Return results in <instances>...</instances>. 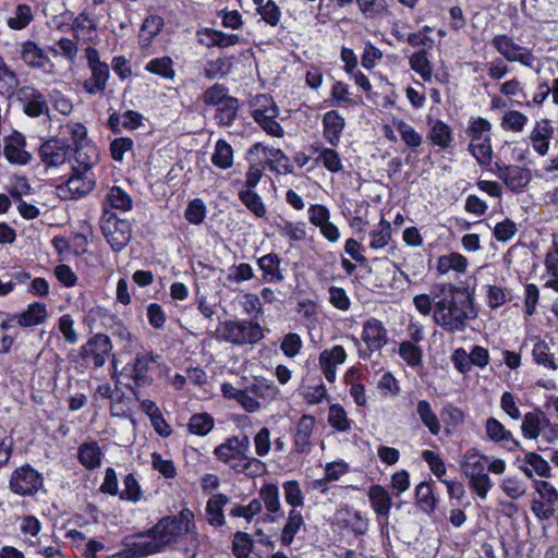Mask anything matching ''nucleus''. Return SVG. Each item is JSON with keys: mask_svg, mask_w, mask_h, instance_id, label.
<instances>
[{"mask_svg": "<svg viewBox=\"0 0 558 558\" xmlns=\"http://www.w3.org/2000/svg\"><path fill=\"white\" fill-rule=\"evenodd\" d=\"M553 132L554 130L547 121H543L542 123L538 122L532 131L530 140L533 148L539 155L544 156L548 153L549 138L551 137Z\"/></svg>", "mask_w": 558, "mask_h": 558, "instance_id": "obj_30", "label": "nucleus"}, {"mask_svg": "<svg viewBox=\"0 0 558 558\" xmlns=\"http://www.w3.org/2000/svg\"><path fill=\"white\" fill-rule=\"evenodd\" d=\"M217 338L234 345L255 344L264 338L256 320H227L216 329Z\"/></svg>", "mask_w": 558, "mask_h": 558, "instance_id": "obj_4", "label": "nucleus"}, {"mask_svg": "<svg viewBox=\"0 0 558 558\" xmlns=\"http://www.w3.org/2000/svg\"><path fill=\"white\" fill-rule=\"evenodd\" d=\"M535 362L549 368H557L554 355L550 353L549 347L545 341H537L532 350Z\"/></svg>", "mask_w": 558, "mask_h": 558, "instance_id": "obj_59", "label": "nucleus"}, {"mask_svg": "<svg viewBox=\"0 0 558 558\" xmlns=\"http://www.w3.org/2000/svg\"><path fill=\"white\" fill-rule=\"evenodd\" d=\"M112 350L111 340L107 335L97 333L81 347L83 360L92 361L96 367L102 366Z\"/></svg>", "mask_w": 558, "mask_h": 558, "instance_id": "obj_12", "label": "nucleus"}, {"mask_svg": "<svg viewBox=\"0 0 558 558\" xmlns=\"http://www.w3.org/2000/svg\"><path fill=\"white\" fill-rule=\"evenodd\" d=\"M399 355L411 366L422 363V350L411 341H403L399 345Z\"/></svg>", "mask_w": 558, "mask_h": 558, "instance_id": "obj_58", "label": "nucleus"}, {"mask_svg": "<svg viewBox=\"0 0 558 558\" xmlns=\"http://www.w3.org/2000/svg\"><path fill=\"white\" fill-rule=\"evenodd\" d=\"M43 485L41 475L28 464L17 468L9 481L10 489L20 496H33Z\"/></svg>", "mask_w": 558, "mask_h": 558, "instance_id": "obj_7", "label": "nucleus"}, {"mask_svg": "<svg viewBox=\"0 0 558 558\" xmlns=\"http://www.w3.org/2000/svg\"><path fill=\"white\" fill-rule=\"evenodd\" d=\"M25 145L26 140L24 135L14 132L9 138H7L3 148L5 159L12 165H27L32 159V155L24 149Z\"/></svg>", "mask_w": 558, "mask_h": 558, "instance_id": "obj_17", "label": "nucleus"}, {"mask_svg": "<svg viewBox=\"0 0 558 558\" xmlns=\"http://www.w3.org/2000/svg\"><path fill=\"white\" fill-rule=\"evenodd\" d=\"M92 76L83 83L84 90L89 95L104 93L110 76L107 63L89 68Z\"/></svg>", "mask_w": 558, "mask_h": 558, "instance_id": "obj_22", "label": "nucleus"}, {"mask_svg": "<svg viewBox=\"0 0 558 558\" xmlns=\"http://www.w3.org/2000/svg\"><path fill=\"white\" fill-rule=\"evenodd\" d=\"M19 85V80L0 58V94L11 96Z\"/></svg>", "mask_w": 558, "mask_h": 558, "instance_id": "obj_52", "label": "nucleus"}, {"mask_svg": "<svg viewBox=\"0 0 558 558\" xmlns=\"http://www.w3.org/2000/svg\"><path fill=\"white\" fill-rule=\"evenodd\" d=\"M239 198L256 217L262 218L266 214L265 205L260 196L253 190H244L239 193Z\"/></svg>", "mask_w": 558, "mask_h": 558, "instance_id": "obj_49", "label": "nucleus"}, {"mask_svg": "<svg viewBox=\"0 0 558 558\" xmlns=\"http://www.w3.org/2000/svg\"><path fill=\"white\" fill-rule=\"evenodd\" d=\"M259 501L262 505L264 504L266 510L269 513H280L281 512V502L279 499V488L275 484H265L258 492Z\"/></svg>", "mask_w": 558, "mask_h": 558, "instance_id": "obj_37", "label": "nucleus"}, {"mask_svg": "<svg viewBox=\"0 0 558 558\" xmlns=\"http://www.w3.org/2000/svg\"><path fill=\"white\" fill-rule=\"evenodd\" d=\"M368 498L373 510L378 515L388 518L392 506V499L387 489L381 485H373L368 490Z\"/></svg>", "mask_w": 558, "mask_h": 558, "instance_id": "obj_27", "label": "nucleus"}, {"mask_svg": "<svg viewBox=\"0 0 558 558\" xmlns=\"http://www.w3.org/2000/svg\"><path fill=\"white\" fill-rule=\"evenodd\" d=\"M492 124L488 120L477 117L470 120L466 134L470 137V142H480L481 140H488Z\"/></svg>", "mask_w": 558, "mask_h": 558, "instance_id": "obj_46", "label": "nucleus"}, {"mask_svg": "<svg viewBox=\"0 0 558 558\" xmlns=\"http://www.w3.org/2000/svg\"><path fill=\"white\" fill-rule=\"evenodd\" d=\"M281 259L275 253L266 254L257 259L263 271V279L267 282H281L284 277L280 270Z\"/></svg>", "mask_w": 558, "mask_h": 558, "instance_id": "obj_24", "label": "nucleus"}, {"mask_svg": "<svg viewBox=\"0 0 558 558\" xmlns=\"http://www.w3.org/2000/svg\"><path fill=\"white\" fill-rule=\"evenodd\" d=\"M163 27V19L159 15L153 14L147 16L141 27L138 35V43L141 48L150 46L151 40L156 37Z\"/></svg>", "mask_w": 558, "mask_h": 558, "instance_id": "obj_29", "label": "nucleus"}, {"mask_svg": "<svg viewBox=\"0 0 558 558\" xmlns=\"http://www.w3.org/2000/svg\"><path fill=\"white\" fill-rule=\"evenodd\" d=\"M488 457L476 448L466 450L460 459V470L468 478L470 488L481 499H486L493 483L486 473Z\"/></svg>", "mask_w": 558, "mask_h": 558, "instance_id": "obj_3", "label": "nucleus"}, {"mask_svg": "<svg viewBox=\"0 0 558 558\" xmlns=\"http://www.w3.org/2000/svg\"><path fill=\"white\" fill-rule=\"evenodd\" d=\"M211 162L219 169H229L233 165V149L231 145L223 140L217 141Z\"/></svg>", "mask_w": 558, "mask_h": 558, "instance_id": "obj_38", "label": "nucleus"}, {"mask_svg": "<svg viewBox=\"0 0 558 558\" xmlns=\"http://www.w3.org/2000/svg\"><path fill=\"white\" fill-rule=\"evenodd\" d=\"M304 525L305 521L301 511L298 509H290L280 535L281 544L283 546H290L293 543L295 535Z\"/></svg>", "mask_w": 558, "mask_h": 558, "instance_id": "obj_25", "label": "nucleus"}, {"mask_svg": "<svg viewBox=\"0 0 558 558\" xmlns=\"http://www.w3.org/2000/svg\"><path fill=\"white\" fill-rule=\"evenodd\" d=\"M493 47L509 62H520L524 66L533 68L535 57L532 51L513 41L507 35H496L492 39Z\"/></svg>", "mask_w": 558, "mask_h": 558, "instance_id": "obj_10", "label": "nucleus"}, {"mask_svg": "<svg viewBox=\"0 0 558 558\" xmlns=\"http://www.w3.org/2000/svg\"><path fill=\"white\" fill-rule=\"evenodd\" d=\"M194 529V513L191 509L184 508L177 515H168L160 519L153 526V532L161 537L167 548L174 544L179 537L193 534Z\"/></svg>", "mask_w": 558, "mask_h": 558, "instance_id": "obj_5", "label": "nucleus"}, {"mask_svg": "<svg viewBox=\"0 0 558 558\" xmlns=\"http://www.w3.org/2000/svg\"><path fill=\"white\" fill-rule=\"evenodd\" d=\"M239 107V100L231 96L217 107L215 120L221 126H230L236 119Z\"/></svg>", "mask_w": 558, "mask_h": 558, "instance_id": "obj_35", "label": "nucleus"}, {"mask_svg": "<svg viewBox=\"0 0 558 558\" xmlns=\"http://www.w3.org/2000/svg\"><path fill=\"white\" fill-rule=\"evenodd\" d=\"M527 123V117L520 111L509 110L506 111L502 120L501 128L504 130L512 131L519 133L523 131L524 126Z\"/></svg>", "mask_w": 558, "mask_h": 558, "instance_id": "obj_53", "label": "nucleus"}, {"mask_svg": "<svg viewBox=\"0 0 558 558\" xmlns=\"http://www.w3.org/2000/svg\"><path fill=\"white\" fill-rule=\"evenodd\" d=\"M416 502L425 512H432L435 508L436 499L430 485L426 482L420 483L415 488Z\"/></svg>", "mask_w": 558, "mask_h": 558, "instance_id": "obj_55", "label": "nucleus"}, {"mask_svg": "<svg viewBox=\"0 0 558 558\" xmlns=\"http://www.w3.org/2000/svg\"><path fill=\"white\" fill-rule=\"evenodd\" d=\"M257 101L260 104V108H256L252 111L254 121L268 135L282 137L284 133L283 129L276 120L280 112L278 106L272 101V99H269L266 96H262Z\"/></svg>", "mask_w": 558, "mask_h": 558, "instance_id": "obj_9", "label": "nucleus"}, {"mask_svg": "<svg viewBox=\"0 0 558 558\" xmlns=\"http://www.w3.org/2000/svg\"><path fill=\"white\" fill-rule=\"evenodd\" d=\"M21 57L28 66L40 69L48 75L54 74V64L44 50L34 41H26L23 44Z\"/></svg>", "mask_w": 558, "mask_h": 558, "instance_id": "obj_15", "label": "nucleus"}, {"mask_svg": "<svg viewBox=\"0 0 558 558\" xmlns=\"http://www.w3.org/2000/svg\"><path fill=\"white\" fill-rule=\"evenodd\" d=\"M371 242L369 245L372 248L378 250L388 245L391 239V226L388 221L381 218L377 229L373 230L369 233Z\"/></svg>", "mask_w": 558, "mask_h": 558, "instance_id": "obj_47", "label": "nucleus"}, {"mask_svg": "<svg viewBox=\"0 0 558 558\" xmlns=\"http://www.w3.org/2000/svg\"><path fill=\"white\" fill-rule=\"evenodd\" d=\"M47 307L44 303L35 302L27 306L26 311L13 317L21 327L36 326L47 319Z\"/></svg>", "mask_w": 558, "mask_h": 558, "instance_id": "obj_26", "label": "nucleus"}, {"mask_svg": "<svg viewBox=\"0 0 558 558\" xmlns=\"http://www.w3.org/2000/svg\"><path fill=\"white\" fill-rule=\"evenodd\" d=\"M228 500V497L223 494H217L209 498L206 505V514L209 524L222 526L226 523L222 509Z\"/></svg>", "mask_w": 558, "mask_h": 558, "instance_id": "obj_31", "label": "nucleus"}, {"mask_svg": "<svg viewBox=\"0 0 558 558\" xmlns=\"http://www.w3.org/2000/svg\"><path fill=\"white\" fill-rule=\"evenodd\" d=\"M469 151L482 167H487L493 161L490 138L481 140L480 142H470Z\"/></svg>", "mask_w": 558, "mask_h": 558, "instance_id": "obj_40", "label": "nucleus"}, {"mask_svg": "<svg viewBox=\"0 0 558 558\" xmlns=\"http://www.w3.org/2000/svg\"><path fill=\"white\" fill-rule=\"evenodd\" d=\"M253 549V543L250 534L236 532L233 536L232 551L238 558L247 557Z\"/></svg>", "mask_w": 558, "mask_h": 558, "instance_id": "obj_60", "label": "nucleus"}, {"mask_svg": "<svg viewBox=\"0 0 558 558\" xmlns=\"http://www.w3.org/2000/svg\"><path fill=\"white\" fill-rule=\"evenodd\" d=\"M78 461L87 469L93 470L100 466L101 450L97 442H86L78 448Z\"/></svg>", "mask_w": 558, "mask_h": 558, "instance_id": "obj_36", "label": "nucleus"}, {"mask_svg": "<svg viewBox=\"0 0 558 558\" xmlns=\"http://www.w3.org/2000/svg\"><path fill=\"white\" fill-rule=\"evenodd\" d=\"M151 465L166 478H173L177 474L174 463L171 459H165L160 453H151Z\"/></svg>", "mask_w": 558, "mask_h": 558, "instance_id": "obj_63", "label": "nucleus"}, {"mask_svg": "<svg viewBox=\"0 0 558 558\" xmlns=\"http://www.w3.org/2000/svg\"><path fill=\"white\" fill-rule=\"evenodd\" d=\"M428 138L434 145L439 146L442 149H447L453 142V134L448 124L440 120L432 121Z\"/></svg>", "mask_w": 558, "mask_h": 558, "instance_id": "obj_32", "label": "nucleus"}, {"mask_svg": "<svg viewBox=\"0 0 558 558\" xmlns=\"http://www.w3.org/2000/svg\"><path fill=\"white\" fill-rule=\"evenodd\" d=\"M100 228L107 242L116 252L122 251L131 240L132 230L128 220L120 219L116 214L106 211Z\"/></svg>", "mask_w": 558, "mask_h": 558, "instance_id": "obj_6", "label": "nucleus"}, {"mask_svg": "<svg viewBox=\"0 0 558 558\" xmlns=\"http://www.w3.org/2000/svg\"><path fill=\"white\" fill-rule=\"evenodd\" d=\"M58 327L66 343L75 344L78 341V335L74 328V320L69 314H64L59 318Z\"/></svg>", "mask_w": 558, "mask_h": 558, "instance_id": "obj_64", "label": "nucleus"}, {"mask_svg": "<svg viewBox=\"0 0 558 558\" xmlns=\"http://www.w3.org/2000/svg\"><path fill=\"white\" fill-rule=\"evenodd\" d=\"M344 124V119L336 110L328 111L324 114V136L330 145L337 146L339 144L340 134Z\"/></svg>", "mask_w": 558, "mask_h": 558, "instance_id": "obj_23", "label": "nucleus"}, {"mask_svg": "<svg viewBox=\"0 0 558 558\" xmlns=\"http://www.w3.org/2000/svg\"><path fill=\"white\" fill-rule=\"evenodd\" d=\"M485 429L487 437L494 442L512 441L514 445H518V442L512 438V434L494 417H489L486 421Z\"/></svg>", "mask_w": 558, "mask_h": 558, "instance_id": "obj_45", "label": "nucleus"}, {"mask_svg": "<svg viewBox=\"0 0 558 558\" xmlns=\"http://www.w3.org/2000/svg\"><path fill=\"white\" fill-rule=\"evenodd\" d=\"M189 430L198 436L207 435L214 427V418L208 413H198L191 416Z\"/></svg>", "mask_w": 558, "mask_h": 558, "instance_id": "obj_48", "label": "nucleus"}, {"mask_svg": "<svg viewBox=\"0 0 558 558\" xmlns=\"http://www.w3.org/2000/svg\"><path fill=\"white\" fill-rule=\"evenodd\" d=\"M246 387L254 397L264 400H274L279 395V389L274 385V383L265 378H255Z\"/></svg>", "mask_w": 558, "mask_h": 558, "instance_id": "obj_39", "label": "nucleus"}, {"mask_svg": "<svg viewBox=\"0 0 558 558\" xmlns=\"http://www.w3.org/2000/svg\"><path fill=\"white\" fill-rule=\"evenodd\" d=\"M250 446L251 441L246 435L242 437L234 436L217 446L214 454L217 460L229 465L235 473L255 476L259 473L263 463L257 458L247 456Z\"/></svg>", "mask_w": 558, "mask_h": 558, "instance_id": "obj_2", "label": "nucleus"}, {"mask_svg": "<svg viewBox=\"0 0 558 558\" xmlns=\"http://www.w3.org/2000/svg\"><path fill=\"white\" fill-rule=\"evenodd\" d=\"M468 266V259L459 253L442 255L437 260V270L442 275H446L451 270L465 274Z\"/></svg>", "mask_w": 558, "mask_h": 558, "instance_id": "obj_34", "label": "nucleus"}, {"mask_svg": "<svg viewBox=\"0 0 558 558\" xmlns=\"http://www.w3.org/2000/svg\"><path fill=\"white\" fill-rule=\"evenodd\" d=\"M107 201L112 208L123 211L132 208V198L120 186H112L107 195Z\"/></svg>", "mask_w": 558, "mask_h": 558, "instance_id": "obj_56", "label": "nucleus"}, {"mask_svg": "<svg viewBox=\"0 0 558 558\" xmlns=\"http://www.w3.org/2000/svg\"><path fill=\"white\" fill-rule=\"evenodd\" d=\"M392 123L407 146L416 148L422 144V135L416 132L412 125L403 120L398 119H395Z\"/></svg>", "mask_w": 558, "mask_h": 558, "instance_id": "obj_44", "label": "nucleus"}, {"mask_svg": "<svg viewBox=\"0 0 558 558\" xmlns=\"http://www.w3.org/2000/svg\"><path fill=\"white\" fill-rule=\"evenodd\" d=\"M416 413L422 424L429 430L432 435L437 436L440 433V422L427 400L417 401Z\"/></svg>", "mask_w": 558, "mask_h": 558, "instance_id": "obj_33", "label": "nucleus"}, {"mask_svg": "<svg viewBox=\"0 0 558 558\" xmlns=\"http://www.w3.org/2000/svg\"><path fill=\"white\" fill-rule=\"evenodd\" d=\"M33 20L32 10L26 4H20L14 9L13 15L8 17V26L12 29H22Z\"/></svg>", "mask_w": 558, "mask_h": 558, "instance_id": "obj_51", "label": "nucleus"}, {"mask_svg": "<svg viewBox=\"0 0 558 558\" xmlns=\"http://www.w3.org/2000/svg\"><path fill=\"white\" fill-rule=\"evenodd\" d=\"M362 340L369 351H378L387 343V329L379 319H367L363 324Z\"/></svg>", "mask_w": 558, "mask_h": 558, "instance_id": "obj_18", "label": "nucleus"}, {"mask_svg": "<svg viewBox=\"0 0 558 558\" xmlns=\"http://www.w3.org/2000/svg\"><path fill=\"white\" fill-rule=\"evenodd\" d=\"M410 68L415 71L425 81L429 82L433 77L432 64L427 58L426 50H420L413 53L409 59Z\"/></svg>", "mask_w": 558, "mask_h": 558, "instance_id": "obj_41", "label": "nucleus"}, {"mask_svg": "<svg viewBox=\"0 0 558 558\" xmlns=\"http://www.w3.org/2000/svg\"><path fill=\"white\" fill-rule=\"evenodd\" d=\"M501 490L511 499H520L526 493V486L523 481L507 476L500 483Z\"/></svg>", "mask_w": 558, "mask_h": 558, "instance_id": "obj_57", "label": "nucleus"}, {"mask_svg": "<svg viewBox=\"0 0 558 558\" xmlns=\"http://www.w3.org/2000/svg\"><path fill=\"white\" fill-rule=\"evenodd\" d=\"M145 70L167 80H172L175 76L173 61L170 57L151 59L145 65Z\"/></svg>", "mask_w": 558, "mask_h": 558, "instance_id": "obj_43", "label": "nucleus"}, {"mask_svg": "<svg viewBox=\"0 0 558 558\" xmlns=\"http://www.w3.org/2000/svg\"><path fill=\"white\" fill-rule=\"evenodd\" d=\"M328 423L338 432L345 433L351 429L352 421L340 404H331L328 411Z\"/></svg>", "mask_w": 558, "mask_h": 558, "instance_id": "obj_42", "label": "nucleus"}, {"mask_svg": "<svg viewBox=\"0 0 558 558\" xmlns=\"http://www.w3.org/2000/svg\"><path fill=\"white\" fill-rule=\"evenodd\" d=\"M76 162L78 166H73V173L66 181V187L72 197H82L94 189L96 181L92 172V162L81 161V153L78 150L76 151Z\"/></svg>", "mask_w": 558, "mask_h": 558, "instance_id": "obj_8", "label": "nucleus"}, {"mask_svg": "<svg viewBox=\"0 0 558 558\" xmlns=\"http://www.w3.org/2000/svg\"><path fill=\"white\" fill-rule=\"evenodd\" d=\"M549 426V421L546 415L541 412H529L524 415L521 429L522 434L527 439H536L541 432L546 434V427Z\"/></svg>", "mask_w": 558, "mask_h": 558, "instance_id": "obj_21", "label": "nucleus"}, {"mask_svg": "<svg viewBox=\"0 0 558 558\" xmlns=\"http://www.w3.org/2000/svg\"><path fill=\"white\" fill-rule=\"evenodd\" d=\"M206 215V207L202 199L195 198L191 201L185 209V219L193 225H201Z\"/></svg>", "mask_w": 558, "mask_h": 558, "instance_id": "obj_62", "label": "nucleus"}, {"mask_svg": "<svg viewBox=\"0 0 558 558\" xmlns=\"http://www.w3.org/2000/svg\"><path fill=\"white\" fill-rule=\"evenodd\" d=\"M347 360V352L341 345H333L319 354V365L325 378L333 383L337 376V366Z\"/></svg>", "mask_w": 558, "mask_h": 558, "instance_id": "obj_16", "label": "nucleus"}, {"mask_svg": "<svg viewBox=\"0 0 558 558\" xmlns=\"http://www.w3.org/2000/svg\"><path fill=\"white\" fill-rule=\"evenodd\" d=\"M39 156L41 161L48 167L60 166L66 159L65 146L58 140H48L40 146Z\"/></svg>", "mask_w": 558, "mask_h": 558, "instance_id": "obj_19", "label": "nucleus"}, {"mask_svg": "<svg viewBox=\"0 0 558 558\" xmlns=\"http://www.w3.org/2000/svg\"><path fill=\"white\" fill-rule=\"evenodd\" d=\"M495 174L514 192L522 191L531 181V171L515 165L500 166L496 163Z\"/></svg>", "mask_w": 558, "mask_h": 558, "instance_id": "obj_13", "label": "nucleus"}, {"mask_svg": "<svg viewBox=\"0 0 558 558\" xmlns=\"http://www.w3.org/2000/svg\"><path fill=\"white\" fill-rule=\"evenodd\" d=\"M163 550H166L165 542L153 532L151 527L134 536V539L128 544L126 555L128 558H142Z\"/></svg>", "mask_w": 558, "mask_h": 558, "instance_id": "obj_11", "label": "nucleus"}, {"mask_svg": "<svg viewBox=\"0 0 558 558\" xmlns=\"http://www.w3.org/2000/svg\"><path fill=\"white\" fill-rule=\"evenodd\" d=\"M151 357L148 355L137 356L132 365L131 378L136 387H147L153 383L150 371Z\"/></svg>", "mask_w": 558, "mask_h": 558, "instance_id": "obj_28", "label": "nucleus"}, {"mask_svg": "<svg viewBox=\"0 0 558 558\" xmlns=\"http://www.w3.org/2000/svg\"><path fill=\"white\" fill-rule=\"evenodd\" d=\"M206 35L210 41V45L221 48L234 46L241 40V37L236 34H225L216 29H207Z\"/></svg>", "mask_w": 558, "mask_h": 558, "instance_id": "obj_61", "label": "nucleus"}, {"mask_svg": "<svg viewBox=\"0 0 558 558\" xmlns=\"http://www.w3.org/2000/svg\"><path fill=\"white\" fill-rule=\"evenodd\" d=\"M315 426V418L312 415H302L296 424L294 434L295 451L302 453L310 450L312 446V434Z\"/></svg>", "mask_w": 558, "mask_h": 558, "instance_id": "obj_20", "label": "nucleus"}, {"mask_svg": "<svg viewBox=\"0 0 558 558\" xmlns=\"http://www.w3.org/2000/svg\"><path fill=\"white\" fill-rule=\"evenodd\" d=\"M416 311L432 315L434 323L446 332H462L477 317L473 295L466 290L450 283L435 284L429 293L413 298Z\"/></svg>", "mask_w": 558, "mask_h": 558, "instance_id": "obj_1", "label": "nucleus"}, {"mask_svg": "<svg viewBox=\"0 0 558 558\" xmlns=\"http://www.w3.org/2000/svg\"><path fill=\"white\" fill-rule=\"evenodd\" d=\"M19 100L23 102V112L31 118H37L49 112L45 96L35 87L23 86L17 92Z\"/></svg>", "mask_w": 558, "mask_h": 558, "instance_id": "obj_14", "label": "nucleus"}, {"mask_svg": "<svg viewBox=\"0 0 558 558\" xmlns=\"http://www.w3.org/2000/svg\"><path fill=\"white\" fill-rule=\"evenodd\" d=\"M228 92L229 90L225 85L216 83L204 92L203 102L206 106L218 107L221 102H225L226 99L231 97L228 95Z\"/></svg>", "mask_w": 558, "mask_h": 558, "instance_id": "obj_54", "label": "nucleus"}, {"mask_svg": "<svg viewBox=\"0 0 558 558\" xmlns=\"http://www.w3.org/2000/svg\"><path fill=\"white\" fill-rule=\"evenodd\" d=\"M284 500L291 509H298L304 505V495L298 481H287L282 484Z\"/></svg>", "mask_w": 558, "mask_h": 558, "instance_id": "obj_50", "label": "nucleus"}]
</instances>
